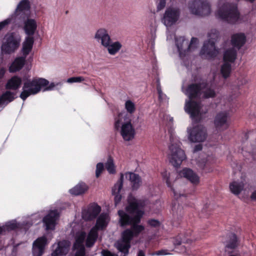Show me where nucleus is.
<instances>
[{
	"label": "nucleus",
	"instance_id": "nucleus-59",
	"mask_svg": "<svg viewBox=\"0 0 256 256\" xmlns=\"http://www.w3.org/2000/svg\"><path fill=\"white\" fill-rule=\"evenodd\" d=\"M113 253H112L108 250H103L102 251V254L103 256H110Z\"/></svg>",
	"mask_w": 256,
	"mask_h": 256
},
{
	"label": "nucleus",
	"instance_id": "nucleus-14",
	"mask_svg": "<svg viewBox=\"0 0 256 256\" xmlns=\"http://www.w3.org/2000/svg\"><path fill=\"white\" fill-rule=\"evenodd\" d=\"M47 238L45 236L38 238L34 241L32 246V254L34 256H42L47 244Z\"/></svg>",
	"mask_w": 256,
	"mask_h": 256
},
{
	"label": "nucleus",
	"instance_id": "nucleus-1",
	"mask_svg": "<svg viewBox=\"0 0 256 256\" xmlns=\"http://www.w3.org/2000/svg\"><path fill=\"white\" fill-rule=\"evenodd\" d=\"M128 204L126 207V210L130 214H135V215L130 216L123 210H119L118 214L120 217L119 224L122 227L131 226L134 222L140 223L144 214V211L142 210L145 205L144 200H138L132 196L128 198Z\"/></svg>",
	"mask_w": 256,
	"mask_h": 256
},
{
	"label": "nucleus",
	"instance_id": "nucleus-31",
	"mask_svg": "<svg viewBox=\"0 0 256 256\" xmlns=\"http://www.w3.org/2000/svg\"><path fill=\"white\" fill-rule=\"evenodd\" d=\"M16 93L10 90H6L0 96V106H2L4 104L6 105L12 102L15 100Z\"/></svg>",
	"mask_w": 256,
	"mask_h": 256
},
{
	"label": "nucleus",
	"instance_id": "nucleus-4",
	"mask_svg": "<svg viewBox=\"0 0 256 256\" xmlns=\"http://www.w3.org/2000/svg\"><path fill=\"white\" fill-rule=\"evenodd\" d=\"M190 100H198L202 97L208 98V83L204 80L189 84L186 89Z\"/></svg>",
	"mask_w": 256,
	"mask_h": 256
},
{
	"label": "nucleus",
	"instance_id": "nucleus-63",
	"mask_svg": "<svg viewBox=\"0 0 256 256\" xmlns=\"http://www.w3.org/2000/svg\"><path fill=\"white\" fill-rule=\"evenodd\" d=\"M250 197L252 199L256 200V191L254 192L252 194Z\"/></svg>",
	"mask_w": 256,
	"mask_h": 256
},
{
	"label": "nucleus",
	"instance_id": "nucleus-25",
	"mask_svg": "<svg viewBox=\"0 0 256 256\" xmlns=\"http://www.w3.org/2000/svg\"><path fill=\"white\" fill-rule=\"evenodd\" d=\"M37 28L35 20L28 18L24 22V30L28 36H32Z\"/></svg>",
	"mask_w": 256,
	"mask_h": 256
},
{
	"label": "nucleus",
	"instance_id": "nucleus-11",
	"mask_svg": "<svg viewBox=\"0 0 256 256\" xmlns=\"http://www.w3.org/2000/svg\"><path fill=\"white\" fill-rule=\"evenodd\" d=\"M186 111L190 114L192 119L198 122L200 121L201 114L200 104L194 101V100H190L186 102L185 108Z\"/></svg>",
	"mask_w": 256,
	"mask_h": 256
},
{
	"label": "nucleus",
	"instance_id": "nucleus-5",
	"mask_svg": "<svg viewBox=\"0 0 256 256\" xmlns=\"http://www.w3.org/2000/svg\"><path fill=\"white\" fill-rule=\"evenodd\" d=\"M236 56L237 50L234 47L227 48L224 52V63L220 68V74L224 78L226 79L230 76L232 72V64L234 62Z\"/></svg>",
	"mask_w": 256,
	"mask_h": 256
},
{
	"label": "nucleus",
	"instance_id": "nucleus-15",
	"mask_svg": "<svg viewBox=\"0 0 256 256\" xmlns=\"http://www.w3.org/2000/svg\"><path fill=\"white\" fill-rule=\"evenodd\" d=\"M101 211V208L98 204L90 206L82 212V217L86 221H91L96 218Z\"/></svg>",
	"mask_w": 256,
	"mask_h": 256
},
{
	"label": "nucleus",
	"instance_id": "nucleus-20",
	"mask_svg": "<svg viewBox=\"0 0 256 256\" xmlns=\"http://www.w3.org/2000/svg\"><path fill=\"white\" fill-rule=\"evenodd\" d=\"M95 38L100 42L101 44L104 46H108V42H111V38L108 31L104 28H100L96 33Z\"/></svg>",
	"mask_w": 256,
	"mask_h": 256
},
{
	"label": "nucleus",
	"instance_id": "nucleus-47",
	"mask_svg": "<svg viewBox=\"0 0 256 256\" xmlns=\"http://www.w3.org/2000/svg\"><path fill=\"white\" fill-rule=\"evenodd\" d=\"M198 43V38H196L192 37L191 38L190 43L188 44L186 43L187 51H188V52H189L192 48H196Z\"/></svg>",
	"mask_w": 256,
	"mask_h": 256
},
{
	"label": "nucleus",
	"instance_id": "nucleus-46",
	"mask_svg": "<svg viewBox=\"0 0 256 256\" xmlns=\"http://www.w3.org/2000/svg\"><path fill=\"white\" fill-rule=\"evenodd\" d=\"M125 108L130 114H133L136 110L134 104L130 100L126 101L125 103Z\"/></svg>",
	"mask_w": 256,
	"mask_h": 256
},
{
	"label": "nucleus",
	"instance_id": "nucleus-26",
	"mask_svg": "<svg viewBox=\"0 0 256 256\" xmlns=\"http://www.w3.org/2000/svg\"><path fill=\"white\" fill-rule=\"evenodd\" d=\"M22 79L18 76H14L9 79L6 84V88L8 90H16L21 86Z\"/></svg>",
	"mask_w": 256,
	"mask_h": 256
},
{
	"label": "nucleus",
	"instance_id": "nucleus-29",
	"mask_svg": "<svg viewBox=\"0 0 256 256\" xmlns=\"http://www.w3.org/2000/svg\"><path fill=\"white\" fill-rule=\"evenodd\" d=\"M34 39L32 36H27L23 43L22 50L23 56L26 57L32 48Z\"/></svg>",
	"mask_w": 256,
	"mask_h": 256
},
{
	"label": "nucleus",
	"instance_id": "nucleus-44",
	"mask_svg": "<svg viewBox=\"0 0 256 256\" xmlns=\"http://www.w3.org/2000/svg\"><path fill=\"white\" fill-rule=\"evenodd\" d=\"M230 241L226 245L228 248H234L237 245V238L235 234H232L230 236Z\"/></svg>",
	"mask_w": 256,
	"mask_h": 256
},
{
	"label": "nucleus",
	"instance_id": "nucleus-8",
	"mask_svg": "<svg viewBox=\"0 0 256 256\" xmlns=\"http://www.w3.org/2000/svg\"><path fill=\"white\" fill-rule=\"evenodd\" d=\"M180 142L172 143L169 146L170 154L169 156L170 163L176 168L181 165L186 159L184 151L180 148Z\"/></svg>",
	"mask_w": 256,
	"mask_h": 256
},
{
	"label": "nucleus",
	"instance_id": "nucleus-3",
	"mask_svg": "<svg viewBox=\"0 0 256 256\" xmlns=\"http://www.w3.org/2000/svg\"><path fill=\"white\" fill-rule=\"evenodd\" d=\"M216 16L230 24H235L243 21V18L240 16L237 6L228 4L220 8L216 13Z\"/></svg>",
	"mask_w": 256,
	"mask_h": 256
},
{
	"label": "nucleus",
	"instance_id": "nucleus-45",
	"mask_svg": "<svg viewBox=\"0 0 256 256\" xmlns=\"http://www.w3.org/2000/svg\"><path fill=\"white\" fill-rule=\"evenodd\" d=\"M200 54L202 58H207L208 56V40L204 42L202 47V48Z\"/></svg>",
	"mask_w": 256,
	"mask_h": 256
},
{
	"label": "nucleus",
	"instance_id": "nucleus-48",
	"mask_svg": "<svg viewBox=\"0 0 256 256\" xmlns=\"http://www.w3.org/2000/svg\"><path fill=\"white\" fill-rule=\"evenodd\" d=\"M104 170V165L102 162H98L96 166V176L98 178Z\"/></svg>",
	"mask_w": 256,
	"mask_h": 256
},
{
	"label": "nucleus",
	"instance_id": "nucleus-32",
	"mask_svg": "<svg viewBox=\"0 0 256 256\" xmlns=\"http://www.w3.org/2000/svg\"><path fill=\"white\" fill-rule=\"evenodd\" d=\"M98 232L92 228L88 234L86 242V246L87 248L92 247L98 238Z\"/></svg>",
	"mask_w": 256,
	"mask_h": 256
},
{
	"label": "nucleus",
	"instance_id": "nucleus-52",
	"mask_svg": "<svg viewBox=\"0 0 256 256\" xmlns=\"http://www.w3.org/2000/svg\"><path fill=\"white\" fill-rule=\"evenodd\" d=\"M84 80V78L82 76L72 77L68 79L67 82L70 83L80 82Z\"/></svg>",
	"mask_w": 256,
	"mask_h": 256
},
{
	"label": "nucleus",
	"instance_id": "nucleus-21",
	"mask_svg": "<svg viewBox=\"0 0 256 256\" xmlns=\"http://www.w3.org/2000/svg\"><path fill=\"white\" fill-rule=\"evenodd\" d=\"M124 175L121 174L120 177L116 184L112 188V194L114 196V200L115 205L116 206L122 200V196L120 194L123 186Z\"/></svg>",
	"mask_w": 256,
	"mask_h": 256
},
{
	"label": "nucleus",
	"instance_id": "nucleus-12",
	"mask_svg": "<svg viewBox=\"0 0 256 256\" xmlns=\"http://www.w3.org/2000/svg\"><path fill=\"white\" fill-rule=\"evenodd\" d=\"M206 132L204 128H193L189 132L188 139L194 142H203L206 138Z\"/></svg>",
	"mask_w": 256,
	"mask_h": 256
},
{
	"label": "nucleus",
	"instance_id": "nucleus-30",
	"mask_svg": "<svg viewBox=\"0 0 256 256\" xmlns=\"http://www.w3.org/2000/svg\"><path fill=\"white\" fill-rule=\"evenodd\" d=\"M88 190L87 185L83 182H80L73 188L70 190V193L74 196H78L85 193Z\"/></svg>",
	"mask_w": 256,
	"mask_h": 256
},
{
	"label": "nucleus",
	"instance_id": "nucleus-34",
	"mask_svg": "<svg viewBox=\"0 0 256 256\" xmlns=\"http://www.w3.org/2000/svg\"><path fill=\"white\" fill-rule=\"evenodd\" d=\"M244 184L243 182H233L230 184L231 192L235 195L239 194L243 190Z\"/></svg>",
	"mask_w": 256,
	"mask_h": 256
},
{
	"label": "nucleus",
	"instance_id": "nucleus-55",
	"mask_svg": "<svg viewBox=\"0 0 256 256\" xmlns=\"http://www.w3.org/2000/svg\"><path fill=\"white\" fill-rule=\"evenodd\" d=\"M166 0H159V2L157 6L158 10H160L164 8L166 6Z\"/></svg>",
	"mask_w": 256,
	"mask_h": 256
},
{
	"label": "nucleus",
	"instance_id": "nucleus-62",
	"mask_svg": "<svg viewBox=\"0 0 256 256\" xmlns=\"http://www.w3.org/2000/svg\"><path fill=\"white\" fill-rule=\"evenodd\" d=\"M137 256H146L144 251L142 250H139L138 252Z\"/></svg>",
	"mask_w": 256,
	"mask_h": 256
},
{
	"label": "nucleus",
	"instance_id": "nucleus-10",
	"mask_svg": "<svg viewBox=\"0 0 256 256\" xmlns=\"http://www.w3.org/2000/svg\"><path fill=\"white\" fill-rule=\"evenodd\" d=\"M180 14L179 8H168L164 14L162 22L166 26H170L178 20Z\"/></svg>",
	"mask_w": 256,
	"mask_h": 256
},
{
	"label": "nucleus",
	"instance_id": "nucleus-56",
	"mask_svg": "<svg viewBox=\"0 0 256 256\" xmlns=\"http://www.w3.org/2000/svg\"><path fill=\"white\" fill-rule=\"evenodd\" d=\"M74 256H86V250L76 249Z\"/></svg>",
	"mask_w": 256,
	"mask_h": 256
},
{
	"label": "nucleus",
	"instance_id": "nucleus-60",
	"mask_svg": "<svg viewBox=\"0 0 256 256\" xmlns=\"http://www.w3.org/2000/svg\"><path fill=\"white\" fill-rule=\"evenodd\" d=\"M216 96V92L211 88H209V98H213Z\"/></svg>",
	"mask_w": 256,
	"mask_h": 256
},
{
	"label": "nucleus",
	"instance_id": "nucleus-53",
	"mask_svg": "<svg viewBox=\"0 0 256 256\" xmlns=\"http://www.w3.org/2000/svg\"><path fill=\"white\" fill-rule=\"evenodd\" d=\"M11 22V19L8 18L2 22H0V31L4 29L6 26L10 24Z\"/></svg>",
	"mask_w": 256,
	"mask_h": 256
},
{
	"label": "nucleus",
	"instance_id": "nucleus-7",
	"mask_svg": "<svg viewBox=\"0 0 256 256\" xmlns=\"http://www.w3.org/2000/svg\"><path fill=\"white\" fill-rule=\"evenodd\" d=\"M4 40L2 46V50L5 54H10L20 46L21 37L18 34L12 32L6 35Z\"/></svg>",
	"mask_w": 256,
	"mask_h": 256
},
{
	"label": "nucleus",
	"instance_id": "nucleus-23",
	"mask_svg": "<svg viewBox=\"0 0 256 256\" xmlns=\"http://www.w3.org/2000/svg\"><path fill=\"white\" fill-rule=\"evenodd\" d=\"M126 176L130 182L132 190H137L142 184V178L136 174L132 172H128L126 174Z\"/></svg>",
	"mask_w": 256,
	"mask_h": 256
},
{
	"label": "nucleus",
	"instance_id": "nucleus-35",
	"mask_svg": "<svg viewBox=\"0 0 256 256\" xmlns=\"http://www.w3.org/2000/svg\"><path fill=\"white\" fill-rule=\"evenodd\" d=\"M86 233L84 232H82L76 237L75 242L74 244V249L86 250L83 244L86 238Z\"/></svg>",
	"mask_w": 256,
	"mask_h": 256
},
{
	"label": "nucleus",
	"instance_id": "nucleus-51",
	"mask_svg": "<svg viewBox=\"0 0 256 256\" xmlns=\"http://www.w3.org/2000/svg\"><path fill=\"white\" fill-rule=\"evenodd\" d=\"M208 161L207 158L198 160V166L202 170H204L207 166Z\"/></svg>",
	"mask_w": 256,
	"mask_h": 256
},
{
	"label": "nucleus",
	"instance_id": "nucleus-13",
	"mask_svg": "<svg viewBox=\"0 0 256 256\" xmlns=\"http://www.w3.org/2000/svg\"><path fill=\"white\" fill-rule=\"evenodd\" d=\"M59 218V214L56 210H50L44 218L42 221L46 230H54Z\"/></svg>",
	"mask_w": 256,
	"mask_h": 256
},
{
	"label": "nucleus",
	"instance_id": "nucleus-39",
	"mask_svg": "<svg viewBox=\"0 0 256 256\" xmlns=\"http://www.w3.org/2000/svg\"><path fill=\"white\" fill-rule=\"evenodd\" d=\"M139 224L140 223H134V222L130 226V228L132 230V232L135 237L138 236L144 230V226L138 224Z\"/></svg>",
	"mask_w": 256,
	"mask_h": 256
},
{
	"label": "nucleus",
	"instance_id": "nucleus-61",
	"mask_svg": "<svg viewBox=\"0 0 256 256\" xmlns=\"http://www.w3.org/2000/svg\"><path fill=\"white\" fill-rule=\"evenodd\" d=\"M6 73V70L4 68H2L0 69V79L3 78Z\"/></svg>",
	"mask_w": 256,
	"mask_h": 256
},
{
	"label": "nucleus",
	"instance_id": "nucleus-24",
	"mask_svg": "<svg viewBox=\"0 0 256 256\" xmlns=\"http://www.w3.org/2000/svg\"><path fill=\"white\" fill-rule=\"evenodd\" d=\"M26 57L24 56L16 58L10 65L8 70L10 72H16L20 71L24 67L26 63Z\"/></svg>",
	"mask_w": 256,
	"mask_h": 256
},
{
	"label": "nucleus",
	"instance_id": "nucleus-41",
	"mask_svg": "<svg viewBox=\"0 0 256 256\" xmlns=\"http://www.w3.org/2000/svg\"><path fill=\"white\" fill-rule=\"evenodd\" d=\"M188 234H186V236L184 238H182V234H180L177 236L173 240L174 245L175 246L176 248L180 245L182 243L188 242V240H190L188 237Z\"/></svg>",
	"mask_w": 256,
	"mask_h": 256
},
{
	"label": "nucleus",
	"instance_id": "nucleus-36",
	"mask_svg": "<svg viewBox=\"0 0 256 256\" xmlns=\"http://www.w3.org/2000/svg\"><path fill=\"white\" fill-rule=\"evenodd\" d=\"M111 42L112 41L110 42H108V46H104V47L107 48L108 52L110 54L114 55L120 50L122 46L118 42H116L112 43Z\"/></svg>",
	"mask_w": 256,
	"mask_h": 256
},
{
	"label": "nucleus",
	"instance_id": "nucleus-57",
	"mask_svg": "<svg viewBox=\"0 0 256 256\" xmlns=\"http://www.w3.org/2000/svg\"><path fill=\"white\" fill-rule=\"evenodd\" d=\"M202 144H198L194 146V152H196L198 151H200L202 150Z\"/></svg>",
	"mask_w": 256,
	"mask_h": 256
},
{
	"label": "nucleus",
	"instance_id": "nucleus-9",
	"mask_svg": "<svg viewBox=\"0 0 256 256\" xmlns=\"http://www.w3.org/2000/svg\"><path fill=\"white\" fill-rule=\"evenodd\" d=\"M208 1L193 0L188 4V8L192 14L202 16L208 14Z\"/></svg>",
	"mask_w": 256,
	"mask_h": 256
},
{
	"label": "nucleus",
	"instance_id": "nucleus-38",
	"mask_svg": "<svg viewBox=\"0 0 256 256\" xmlns=\"http://www.w3.org/2000/svg\"><path fill=\"white\" fill-rule=\"evenodd\" d=\"M135 237L132 232V230L127 228L122 234V240L124 242H128L130 244V242Z\"/></svg>",
	"mask_w": 256,
	"mask_h": 256
},
{
	"label": "nucleus",
	"instance_id": "nucleus-54",
	"mask_svg": "<svg viewBox=\"0 0 256 256\" xmlns=\"http://www.w3.org/2000/svg\"><path fill=\"white\" fill-rule=\"evenodd\" d=\"M156 90L158 94V98L159 99L162 98V92L161 88V86L160 84V80H158L156 81Z\"/></svg>",
	"mask_w": 256,
	"mask_h": 256
},
{
	"label": "nucleus",
	"instance_id": "nucleus-2",
	"mask_svg": "<svg viewBox=\"0 0 256 256\" xmlns=\"http://www.w3.org/2000/svg\"><path fill=\"white\" fill-rule=\"evenodd\" d=\"M49 81L44 78H34L28 80L24 83L23 90L20 97L25 100L30 95H34L38 93L42 88L43 91L53 90L56 85L54 82L49 84Z\"/></svg>",
	"mask_w": 256,
	"mask_h": 256
},
{
	"label": "nucleus",
	"instance_id": "nucleus-27",
	"mask_svg": "<svg viewBox=\"0 0 256 256\" xmlns=\"http://www.w3.org/2000/svg\"><path fill=\"white\" fill-rule=\"evenodd\" d=\"M232 46L239 50L246 42V36L244 34L239 33L233 34L231 38Z\"/></svg>",
	"mask_w": 256,
	"mask_h": 256
},
{
	"label": "nucleus",
	"instance_id": "nucleus-17",
	"mask_svg": "<svg viewBox=\"0 0 256 256\" xmlns=\"http://www.w3.org/2000/svg\"><path fill=\"white\" fill-rule=\"evenodd\" d=\"M219 38L218 32L216 30H212L209 34V58L216 56L218 53L214 44Z\"/></svg>",
	"mask_w": 256,
	"mask_h": 256
},
{
	"label": "nucleus",
	"instance_id": "nucleus-18",
	"mask_svg": "<svg viewBox=\"0 0 256 256\" xmlns=\"http://www.w3.org/2000/svg\"><path fill=\"white\" fill-rule=\"evenodd\" d=\"M229 114L227 112H223L218 113L214 119V124L220 130H225L228 126Z\"/></svg>",
	"mask_w": 256,
	"mask_h": 256
},
{
	"label": "nucleus",
	"instance_id": "nucleus-6",
	"mask_svg": "<svg viewBox=\"0 0 256 256\" xmlns=\"http://www.w3.org/2000/svg\"><path fill=\"white\" fill-rule=\"evenodd\" d=\"M122 123V118L121 114H119L115 120L114 128L116 130L120 129V134L124 140H132L135 136V130L132 126L130 121Z\"/></svg>",
	"mask_w": 256,
	"mask_h": 256
},
{
	"label": "nucleus",
	"instance_id": "nucleus-42",
	"mask_svg": "<svg viewBox=\"0 0 256 256\" xmlns=\"http://www.w3.org/2000/svg\"><path fill=\"white\" fill-rule=\"evenodd\" d=\"M162 176L164 179V180H166V184L167 186L170 188L171 190L173 192L174 196H176V192L172 187V186L170 182V172H168L167 171L165 170L162 172Z\"/></svg>",
	"mask_w": 256,
	"mask_h": 256
},
{
	"label": "nucleus",
	"instance_id": "nucleus-22",
	"mask_svg": "<svg viewBox=\"0 0 256 256\" xmlns=\"http://www.w3.org/2000/svg\"><path fill=\"white\" fill-rule=\"evenodd\" d=\"M108 222V215L106 213H102L98 218L95 226L92 228L98 232V230H103L107 227Z\"/></svg>",
	"mask_w": 256,
	"mask_h": 256
},
{
	"label": "nucleus",
	"instance_id": "nucleus-58",
	"mask_svg": "<svg viewBox=\"0 0 256 256\" xmlns=\"http://www.w3.org/2000/svg\"><path fill=\"white\" fill-rule=\"evenodd\" d=\"M156 254L158 256L166 255V254H168V253L167 252V250H158L156 252Z\"/></svg>",
	"mask_w": 256,
	"mask_h": 256
},
{
	"label": "nucleus",
	"instance_id": "nucleus-40",
	"mask_svg": "<svg viewBox=\"0 0 256 256\" xmlns=\"http://www.w3.org/2000/svg\"><path fill=\"white\" fill-rule=\"evenodd\" d=\"M105 166L109 174H114L116 172L114 160L110 156H108L107 162L105 164Z\"/></svg>",
	"mask_w": 256,
	"mask_h": 256
},
{
	"label": "nucleus",
	"instance_id": "nucleus-49",
	"mask_svg": "<svg viewBox=\"0 0 256 256\" xmlns=\"http://www.w3.org/2000/svg\"><path fill=\"white\" fill-rule=\"evenodd\" d=\"M4 228H5V230L10 231L18 228V225L16 222H8Z\"/></svg>",
	"mask_w": 256,
	"mask_h": 256
},
{
	"label": "nucleus",
	"instance_id": "nucleus-28",
	"mask_svg": "<svg viewBox=\"0 0 256 256\" xmlns=\"http://www.w3.org/2000/svg\"><path fill=\"white\" fill-rule=\"evenodd\" d=\"M186 41L184 36H178L175 38L176 45L177 47L180 57H184L186 54L188 52L187 51V48H184V44Z\"/></svg>",
	"mask_w": 256,
	"mask_h": 256
},
{
	"label": "nucleus",
	"instance_id": "nucleus-64",
	"mask_svg": "<svg viewBox=\"0 0 256 256\" xmlns=\"http://www.w3.org/2000/svg\"><path fill=\"white\" fill-rule=\"evenodd\" d=\"M5 228L0 226V235L2 234L4 232H5Z\"/></svg>",
	"mask_w": 256,
	"mask_h": 256
},
{
	"label": "nucleus",
	"instance_id": "nucleus-50",
	"mask_svg": "<svg viewBox=\"0 0 256 256\" xmlns=\"http://www.w3.org/2000/svg\"><path fill=\"white\" fill-rule=\"evenodd\" d=\"M148 224L151 227L158 228L160 226V222L159 220L155 219H150L148 221Z\"/></svg>",
	"mask_w": 256,
	"mask_h": 256
},
{
	"label": "nucleus",
	"instance_id": "nucleus-37",
	"mask_svg": "<svg viewBox=\"0 0 256 256\" xmlns=\"http://www.w3.org/2000/svg\"><path fill=\"white\" fill-rule=\"evenodd\" d=\"M30 9V4L28 0H22L18 4L16 10L18 12L29 11Z\"/></svg>",
	"mask_w": 256,
	"mask_h": 256
},
{
	"label": "nucleus",
	"instance_id": "nucleus-19",
	"mask_svg": "<svg viewBox=\"0 0 256 256\" xmlns=\"http://www.w3.org/2000/svg\"><path fill=\"white\" fill-rule=\"evenodd\" d=\"M70 246V242L66 240L60 241L56 248L52 252L51 256H66L68 252Z\"/></svg>",
	"mask_w": 256,
	"mask_h": 256
},
{
	"label": "nucleus",
	"instance_id": "nucleus-16",
	"mask_svg": "<svg viewBox=\"0 0 256 256\" xmlns=\"http://www.w3.org/2000/svg\"><path fill=\"white\" fill-rule=\"evenodd\" d=\"M178 176L186 178L194 184H198L200 182L199 176L190 168H184L178 172Z\"/></svg>",
	"mask_w": 256,
	"mask_h": 256
},
{
	"label": "nucleus",
	"instance_id": "nucleus-33",
	"mask_svg": "<svg viewBox=\"0 0 256 256\" xmlns=\"http://www.w3.org/2000/svg\"><path fill=\"white\" fill-rule=\"evenodd\" d=\"M115 247L124 254L122 256H127L129 253V250L130 248V244L128 242H124L122 240L117 242L115 244Z\"/></svg>",
	"mask_w": 256,
	"mask_h": 256
},
{
	"label": "nucleus",
	"instance_id": "nucleus-43",
	"mask_svg": "<svg viewBox=\"0 0 256 256\" xmlns=\"http://www.w3.org/2000/svg\"><path fill=\"white\" fill-rule=\"evenodd\" d=\"M172 210L174 216H181L184 214L182 207L179 204L177 206V204L176 201L172 202Z\"/></svg>",
	"mask_w": 256,
	"mask_h": 256
}]
</instances>
